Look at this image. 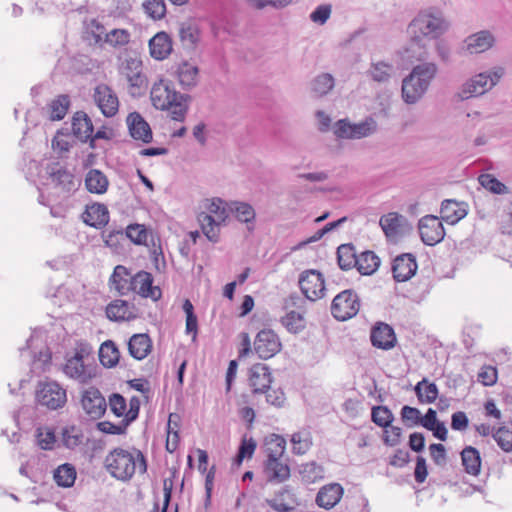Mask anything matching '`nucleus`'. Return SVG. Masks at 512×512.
<instances>
[{
    "label": "nucleus",
    "instance_id": "64",
    "mask_svg": "<svg viewBox=\"0 0 512 512\" xmlns=\"http://www.w3.org/2000/svg\"><path fill=\"white\" fill-rule=\"evenodd\" d=\"M332 7L329 4H322L310 14V20L316 24L324 25L330 18Z\"/></svg>",
    "mask_w": 512,
    "mask_h": 512
},
{
    "label": "nucleus",
    "instance_id": "6",
    "mask_svg": "<svg viewBox=\"0 0 512 512\" xmlns=\"http://www.w3.org/2000/svg\"><path fill=\"white\" fill-rule=\"evenodd\" d=\"M91 354V347L87 344H80L75 351V354L67 358L63 367L65 375L79 383H88L95 377V367L85 362Z\"/></svg>",
    "mask_w": 512,
    "mask_h": 512
},
{
    "label": "nucleus",
    "instance_id": "44",
    "mask_svg": "<svg viewBox=\"0 0 512 512\" xmlns=\"http://www.w3.org/2000/svg\"><path fill=\"white\" fill-rule=\"evenodd\" d=\"M202 232L211 242H218L220 226L223 224L222 222H218L215 220V217L212 215H204L201 213L198 217Z\"/></svg>",
    "mask_w": 512,
    "mask_h": 512
},
{
    "label": "nucleus",
    "instance_id": "31",
    "mask_svg": "<svg viewBox=\"0 0 512 512\" xmlns=\"http://www.w3.org/2000/svg\"><path fill=\"white\" fill-rule=\"evenodd\" d=\"M73 134L82 142L88 141L93 133V124L91 119L83 111H78L72 119Z\"/></svg>",
    "mask_w": 512,
    "mask_h": 512
},
{
    "label": "nucleus",
    "instance_id": "48",
    "mask_svg": "<svg viewBox=\"0 0 512 512\" xmlns=\"http://www.w3.org/2000/svg\"><path fill=\"white\" fill-rule=\"evenodd\" d=\"M371 419L377 426L388 428L394 420V415L387 406H374L371 411Z\"/></svg>",
    "mask_w": 512,
    "mask_h": 512
},
{
    "label": "nucleus",
    "instance_id": "51",
    "mask_svg": "<svg viewBox=\"0 0 512 512\" xmlns=\"http://www.w3.org/2000/svg\"><path fill=\"white\" fill-rule=\"evenodd\" d=\"M267 445V459H282L286 441L283 437L274 435Z\"/></svg>",
    "mask_w": 512,
    "mask_h": 512
},
{
    "label": "nucleus",
    "instance_id": "58",
    "mask_svg": "<svg viewBox=\"0 0 512 512\" xmlns=\"http://www.w3.org/2000/svg\"><path fill=\"white\" fill-rule=\"evenodd\" d=\"M145 12L153 19H162L166 14V5L164 0H146L143 3Z\"/></svg>",
    "mask_w": 512,
    "mask_h": 512
},
{
    "label": "nucleus",
    "instance_id": "54",
    "mask_svg": "<svg viewBox=\"0 0 512 512\" xmlns=\"http://www.w3.org/2000/svg\"><path fill=\"white\" fill-rule=\"evenodd\" d=\"M281 323L289 332L292 333H297L304 328L303 316L296 311L287 313L282 317Z\"/></svg>",
    "mask_w": 512,
    "mask_h": 512
},
{
    "label": "nucleus",
    "instance_id": "59",
    "mask_svg": "<svg viewBox=\"0 0 512 512\" xmlns=\"http://www.w3.org/2000/svg\"><path fill=\"white\" fill-rule=\"evenodd\" d=\"M109 407L116 417H124L127 413L126 399L119 393H113L109 397Z\"/></svg>",
    "mask_w": 512,
    "mask_h": 512
},
{
    "label": "nucleus",
    "instance_id": "24",
    "mask_svg": "<svg viewBox=\"0 0 512 512\" xmlns=\"http://www.w3.org/2000/svg\"><path fill=\"white\" fill-rule=\"evenodd\" d=\"M106 315L112 321H130L138 317V311L134 305H130L125 300L117 299L107 306Z\"/></svg>",
    "mask_w": 512,
    "mask_h": 512
},
{
    "label": "nucleus",
    "instance_id": "9",
    "mask_svg": "<svg viewBox=\"0 0 512 512\" xmlns=\"http://www.w3.org/2000/svg\"><path fill=\"white\" fill-rule=\"evenodd\" d=\"M360 309V300L353 290L337 294L331 304V313L337 320L345 321L354 317Z\"/></svg>",
    "mask_w": 512,
    "mask_h": 512
},
{
    "label": "nucleus",
    "instance_id": "27",
    "mask_svg": "<svg viewBox=\"0 0 512 512\" xmlns=\"http://www.w3.org/2000/svg\"><path fill=\"white\" fill-rule=\"evenodd\" d=\"M83 221L96 229L105 227L109 222V211L106 205L101 203H94L87 206L84 214Z\"/></svg>",
    "mask_w": 512,
    "mask_h": 512
},
{
    "label": "nucleus",
    "instance_id": "55",
    "mask_svg": "<svg viewBox=\"0 0 512 512\" xmlns=\"http://www.w3.org/2000/svg\"><path fill=\"white\" fill-rule=\"evenodd\" d=\"M208 213L204 215H212L218 222L224 223L228 217V210L225 206V202L219 198L213 199L207 206Z\"/></svg>",
    "mask_w": 512,
    "mask_h": 512
},
{
    "label": "nucleus",
    "instance_id": "42",
    "mask_svg": "<svg viewBox=\"0 0 512 512\" xmlns=\"http://www.w3.org/2000/svg\"><path fill=\"white\" fill-rule=\"evenodd\" d=\"M357 253L352 244H342L337 249L338 265L343 270H349L357 265Z\"/></svg>",
    "mask_w": 512,
    "mask_h": 512
},
{
    "label": "nucleus",
    "instance_id": "45",
    "mask_svg": "<svg viewBox=\"0 0 512 512\" xmlns=\"http://www.w3.org/2000/svg\"><path fill=\"white\" fill-rule=\"evenodd\" d=\"M62 443L68 449H74L83 441V433L80 428L75 425L66 426L62 429Z\"/></svg>",
    "mask_w": 512,
    "mask_h": 512
},
{
    "label": "nucleus",
    "instance_id": "46",
    "mask_svg": "<svg viewBox=\"0 0 512 512\" xmlns=\"http://www.w3.org/2000/svg\"><path fill=\"white\" fill-rule=\"evenodd\" d=\"M299 472L302 479L307 483H314L317 480L322 479L324 476L323 467L318 465L316 462L302 464Z\"/></svg>",
    "mask_w": 512,
    "mask_h": 512
},
{
    "label": "nucleus",
    "instance_id": "40",
    "mask_svg": "<svg viewBox=\"0 0 512 512\" xmlns=\"http://www.w3.org/2000/svg\"><path fill=\"white\" fill-rule=\"evenodd\" d=\"M199 28L190 21L182 22L179 26V37L183 47L192 49L199 41Z\"/></svg>",
    "mask_w": 512,
    "mask_h": 512
},
{
    "label": "nucleus",
    "instance_id": "60",
    "mask_svg": "<svg viewBox=\"0 0 512 512\" xmlns=\"http://www.w3.org/2000/svg\"><path fill=\"white\" fill-rule=\"evenodd\" d=\"M130 41V33L125 29H113L106 35V42L113 47L124 46Z\"/></svg>",
    "mask_w": 512,
    "mask_h": 512
},
{
    "label": "nucleus",
    "instance_id": "53",
    "mask_svg": "<svg viewBox=\"0 0 512 512\" xmlns=\"http://www.w3.org/2000/svg\"><path fill=\"white\" fill-rule=\"evenodd\" d=\"M478 180L481 186L494 194L500 195L507 192V187L491 174H482Z\"/></svg>",
    "mask_w": 512,
    "mask_h": 512
},
{
    "label": "nucleus",
    "instance_id": "2",
    "mask_svg": "<svg viewBox=\"0 0 512 512\" xmlns=\"http://www.w3.org/2000/svg\"><path fill=\"white\" fill-rule=\"evenodd\" d=\"M438 67L434 62H424L412 68L402 80L401 95L406 104H416L428 91Z\"/></svg>",
    "mask_w": 512,
    "mask_h": 512
},
{
    "label": "nucleus",
    "instance_id": "30",
    "mask_svg": "<svg viewBox=\"0 0 512 512\" xmlns=\"http://www.w3.org/2000/svg\"><path fill=\"white\" fill-rule=\"evenodd\" d=\"M440 212L442 219L450 224H455L467 215V205L452 199L442 202Z\"/></svg>",
    "mask_w": 512,
    "mask_h": 512
},
{
    "label": "nucleus",
    "instance_id": "39",
    "mask_svg": "<svg viewBox=\"0 0 512 512\" xmlns=\"http://www.w3.org/2000/svg\"><path fill=\"white\" fill-rule=\"evenodd\" d=\"M120 359V352L112 340L103 342L99 348V360L104 367L116 366Z\"/></svg>",
    "mask_w": 512,
    "mask_h": 512
},
{
    "label": "nucleus",
    "instance_id": "23",
    "mask_svg": "<svg viewBox=\"0 0 512 512\" xmlns=\"http://www.w3.org/2000/svg\"><path fill=\"white\" fill-rule=\"evenodd\" d=\"M266 503L276 512H290L298 505L293 490L288 487H282L271 499H266Z\"/></svg>",
    "mask_w": 512,
    "mask_h": 512
},
{
    "label": "nucleus",
    "instance_id": "20",
    "mask_svg": "<svg viewBox=\"0 0 512 512\" xmlns=\"http://www.w3.org/2000/svg\"><path fill=\"white\" fill-rule=\"evenodd\" d=\"M126 124L129 134L134 140L141 141L145 144L152 141L153 134L150 125L140 113H130L126 118Z\"/></svg>",
    "mask_w": 512,
    "mask_h": 512
},
{
    "label": "nucleus",
    "instance_id": "16",
    "mask_svg": "<svg viewBox=\"0 0 512 512\" xmlns=\"http://www.w3.org/2000/svg\"><path fill=\"white\" fill-rule=\"evenodd\" d=\"M152 284V275L148 272L141 271L130 279L129 286H127L125 290L130 289L142 297H149L157 301L161 297L162 292L159 287L153 286Z\"/></svg>",
    "mask_w": 512,
    "mask_h": 512
},
{
    "label": "nucleus",
    "instance_id": "36",
    "mask_svg": "<svg viewBox=\"0 0 512 512\" xmlns=\"http://www.w3.org/2000/svg\"><path fill=\"white\" fill-rule=\"evenodd\" d=\"M109 182L105 174L98 169H91L85 177V186L90 193L103 194Z\"/></svg>",
    "mask_w": 512,
    "mask_h": 512
},
{
    "label": "nucleus",
    "instance_id": "17",
    "mask_svg": "<svg viewBox=\"0 0 512 512\" xmlns=\"http://www.w3.org/2000/svg\"><path fill=\"white\" fill-rule=\"evenodd\" d=\"M272 376L269 367L263 363L254 364L249 370V385L253 394H264L270 388Z\"/></svg>",
    "mask_w": 512,
    "mask_h": 512
},
{
    "label": "nucleus",
    "instance_id": "1",
    "mask_svg": "<svg viewBox=\"0 0 512 512\" xmlns=\"http://www.w3.org/2000/svg\"><path fill=\"white\" fill-rule=\"evenodd\" d=\"M450 27L444 13L435 7L420 10L409 24V32L413 42L420 43L423 39H437L445 34Z\"/></svg>",
    "mask_w": 512,
    "mask_h": 512
},
{
    "label": "nucleus",
    "instance_id": "11",
    "mask_svg": "<svg viewBox=\"0 0 512 512\" xmlns=\"http://www.w3.org/2000/svg\"><path fill=\"white\" fill-rule=\"evenodd\" d=\"M418 230L421 240L428 246H434L441 242L445 236V230L440 219L434 215H426L419 220Z\"/></svg>",
    "mask_w": 512,
    "mask_h": 512
},
{
    "label": "nucleus",
    "instance_id": "34",
    "mask_svg": "<svg viewBox=\"0 0 512 512\" xmlns=\"http://www.w3.org/2000/svg\"><path fill=\"white\" fill-rule=\"evenodd\" d=\"M395 73L394 66L384 61L371 62L367 75L377 83H387Z\"/></svg>",
    "mask_w": 512,
    "mask_h": 512
},
{
    "label": "nucleus",
    "instance_id": "63",
    "mask_svg": "<svg viewBox=\"0 0 512 512\" xmlns=\"http://www.w3.org/2000/svg\"><path fill=\"white\" fill-rule=\"evenodd\" d=\"M37 443L41 449L50 450L53 448L55 443V435L54 432L50 429H37Z\"/></svg>",
    "mask_w": 512,
    "mask_h": 512
},
{
    "label": "nucleus",
    "instance_id": "50",
    "mask_svg": "<svg viewBox=\"0 0 512 512\" xmlns=\"http://www.w3.org/2000/svg\"><path fill=\"white\" fill-rule=\"evenodd\" d=\"M291 442L293 444V451L296 454H305L311 447V436L308 432H297L292 435Z\"/></svg>",
    "mask_w": 512,
    "mask_h": 512
},
{
    "label": "nucleus",
    "instance_id": "4",
    "mask_svg": "<svg viewBox=\"0 0 512 512\" xmlns=\"http://www.w3.org/2000/svg\"><path fill=\"white\" fill-rule=\"evenodd\" d=\"M150 98L156 109L169 110L173 120L184 121L188 111L189 95L176 92L170 88L168 82L161 79L152 86Z\"/></svg>",
    "mask_w": 512,
    "mask_h": 512
},
{
    "label": "nucleus",
    "instance_id": "8",
    "mask_svg": "<svg viewBox=\"0 0 512 512\" xmlns=\"http://www.w3.org/2000/svg\"><path fill=\"white\" fill-rule=\"evenodd\" d=\"M119 73L128 82L132 96H139L146 90L147 78L143 74V65L139 58L127 55L119 65Z\"/></svg>",
    "mask_w": 512,
    "mask_h": 512
},
{
    "label": "nucleus",
    "instance_id": "61",
    "mask_svg": "<svg viewBox=\"0 0 512 512\" xmlns=\"http://www.w3.org/2000/svg\"><path fill=\"white\" fill-rule=\"evenodd\" d=\"M102 238L106 246L118 249L120 242L125 239V233L122 229H112L103 232Z\"/></svg>",
    "mask_w": 512,
    "mask_h": 512
},
{
    "label": "nucleus",
    "instance_id": "19",
    "mask_svg": "<svg viewBox=\"0 0 512 512\" xmlns=\"http://www.w3.org/2000/svg\"><path fill=\"white\" fill-rule=\"evenodd\" d=\"M418 265L416 258L411 253L398 255L392 264L393 277L397 282H404L415 275Z\"/></svg>",
    "mask_w": 512,
    "mask_h": 512
},
{
    "label": "nucleus",
    "instance_id": "14",
    "mask_svg": "<svg viewBox=\"0 0 512 512\" xmlns=\"http://www.w3.org/2000/svg\"><path fill=\"white\" fill-rule=\"evenodd\" d=\"M93 98L105 117H113L119 110V99L115 91L107 84H99L95 87Z\"/></svg>",
    "mask_w": 512,
    "mask_h": 512
},
{
    "label": "nucleus",
    "instance_id": "13",
    "mask_svg": "<svg viewBox=\"0 0 512 512\" xmlns=\"http://www.w3.org/2000/svg\"><path fill=\"white\" fill-rule=\"evenodd\" d=\"M282 348L278 335L271 329L258 332L254 340V351L261 359H270Z\"/></svg>",
    "mask_w": 512,
    "mask_h": 512
},
{
    "label": "nucleus",
    "instance_id": "5",
    "mask_svg": "<svg viewBox=\"0 0 512 512\" xmlns=\"http://www.w3.org/2000/svg\"><path fill=\"white\" fill-rule=\"evenodd\" d=\"M503 75L504 68L500 66L475 74L461 84L454 97L458 101L480 97L495 87Z\"/></svg>",
    "mask_w": 512,
    "mask_h": 512
},
{
    "label": "nucleus",
    "instance_id": "32",
    "mask_svg": "<svg viewBox=\"0 0 512 512\" xmlns=\"http://www.w3.org/2000/svg\"><path fill=\"white\" fill-rule=\"evenodd\" d=\"M152 343L147 334H134L128 342L130 355L137 359H144L151 351Z\"/></svg>",
    "mask_w": 512,
    "mask_h": 512
},
{
    "label": "nucleus",
    "instance_id": "15",
    "mask_svg": "<svg viewBox=\"0 0 512 512\" xmlns=\"http://www.w3.org/2000/svg\"><path fill=\"white\" fill-rule=\"evenodd\" d=\"M81 405L85 413L92 419L101 418L107 410V402L95 387H89L82 393Z\"/></svg>",
    "mask_w": 512,
    "mask_h": 512
},
{
    "label": "nucleus",
    "instance_id": "10",
    "mask_svg": "<svg viewBox=\"0 0 512 512\" xmlns=\"http://www.w3.org/2000/svg\"><path fill=\"white\" fill-rule=\"evenodd\" d=\"M376 128V121L372 118H367L359 123H350L342 119L336 123L334 133L338 138L361 139L372 135Z\"/></svg>",
    "mask_w": 512,
    "mask_h": 512
},
{
    "label": "nucleus",
    "instance_id": "25",
    "mask_svg": "<svg viewBox=\"0 0 512 512\" xmlns=\"http://www.w3.org/2000/svg\"><path fill=\"white\" fill-rule=\"evenodd\" d=\"M406 219L398 213H388L380 218L379 224L390 239H397L405 233Z\"/></svg>",
    "mask_w": 512,
    "mask_h": 512
},
{
    "label": "nucleus",
    "instance_id": "29",
    "mask_svg": "<svg viewBox=\"0 0 512 512\" xmlns=\"http://www.w3.org/2000/svg\"><path fill=\"white\" fill-rule=\"evenodd\" d=\"M150 55L156 60L167 58L172 52V41L166 32H158L149 41Z\"/></svg>",
    "mask_w": 512,
    "mask_h": 512
},
{
    "label": "nucleus",
    "instance_id": "33",
    "mask_svg": "<svg viewBox=\"0 0 512 512\" xmlns=\"http://www.w3.org/2000/svg\"><path fill=\"white\" fill-rule=\"evenodd\" d=\"M198 73V67L189 62L179 64L176 70L178 81L184 89H191L196 86Z\"/></svg>",
    "mask_w": 512,
    "mask_h": 512
},
{
    "label": "nucleus",
    "instance_id": "21",
    "mask_svg": "<svg viewBox=\"0 0 512 512\" xmlns=\"http://www.w3.org/2000/svg\"><path fill=\"white\" fill-rule=\"evenodd\" d=\"M49 175L51 183L59 190V195L67 196L76 190L74 175L66 168L57 164L49 169Z\"/></svg>",
    "mask_w": 512,
    "mask_h": 512
},
{
    "label": "nucleus",
    "instance_id": "22",
    "mask_svg": "<svg viewBox=\"0 0 512 512\" xmlns=\"http://www.w3.org/2000/svg\"><path fill=\"white\" fill-rule=\"evenodd\" d=\"M343 493L344 489L339 483H329L319 489L315 502L320 508L330 510L339 503Z\"/></svg>",
    "mask_w": 512,
    "mask_h": 512
},
{
    "label": "nucleus",
    "instance_id": "37",
    "mask_svg": "<svg viewBox=\"0 0 512 512\" xmlns=\"http://www.w3.org/2000/svg\"><path fill=\"white\" fill-rule=\"evenodd\" d=\"M414 391L421 404L433 403L439 394L437 385L433 382H429L426 378H423L415 385Z\"/></svg>",
    "mask_w": 512,
    "mask_h": 512
},
{
    "label": "nucleus",
    "instance_id": "52",
    "mask_svg": "<svg viewBox=\"0 0 512 512\" xmlns=\"http://www.w3.org/2000/svg\"><path fill=\"white\" fill-rule=\"evenodd\" d=\"M493 438L505 452L512 451V424L511 427L503 426L493 433Z\"/></svg>",
    "mask_w": 512,
    "mask_h": 512
},
{
    "label": "nucleus",
    "instance_id": "35",
    "mask_svg": "<svg viewBox=\"0 0 512 512\" xmlns=\"http://www.w3.org/2000/svg\"><path fill=\"white\" fill-rule=\"evenodd\" d=\"M461 461L466 473L473 476H477L480 473L481 457L476 448L466 446L461 452Z\"/></svg>",
    "mask_w": 512,
    "mask_h": 512
},
{
    "label": "nucleus",
    "instance_id": "26",
    "mask_svg": "<svg viewBox=\"0 0 512 512\" xmlns=\"http://www.w3.org/2000/svg\"><path fill=\"white\" fill-rule=\"evenodd\" d=\"M372 345L383 349L389 350L396 344V336L393 328L386 323H379L371 331Z\"/></svg>",
    "mask_w": 512,
    "mask_h": 512
},
{
    "label": "nucleus",
    "instance_id": "57",
    "mask_svg": "<svg viewBox=\"0 0 512 512\" xmlns=\"http://www.w3.org/2000/svg\"><path fill=\"white\" fill-rule=\"evenodd\" d=\"M125 237L129 238L135 244L142 245L147 241L148 232L143 225L132 224L126 228Z\"/></svg>",
    "mask_w": 512,
    "mask_h": 512
},
{
    "label": "nucleus",
    "instance_id": "47",
    "mask_svg": "<svg viewBox=\"0 0 512 512\" xmlns=\"http://www.w3.org/2000/svg\"><path fill=\"white\" fill-rule=\"evenodd\" d=\"M70 101L67 95H60L51 101L49 105L50 119L61 120L65 117Z\"/></svg>",
    "mask_w": 512,
    "mask_h": 512
},
{
    "label": "nucleus",
    "instance_id": "49",
    "mask_svg": "<svg viewBox=\"0 0 512 512\" xmlns=\"http://www.w3.org/2000/svg\"><path fill=\"white\" fill-rule=\"evenodd\" d=\"M334 87V78L331 74L323 73L317 76L311 84L312 92L316 96L326 95Z\"/></svg>",
    "mask_w": 512,
    "mask_h": 512
},
{
    "label": "nucleus",
    "instance_id": "3",
    "mask_svg": "<svg viewBox=\"0 0 512 512\" xmlns=\"http://www.w3.org/2000/svg\"><path fill=\"white\" fill-rule=\"evenodd\" d=\"M104 463L111 476L121 481L131 479L136 471L144 474L147 470L144 455L136 449L130 452L116 448L106 456Z\"/></svg>",
    "mask_w": 512,
    "mask_h": 512
},
{
    "label": "nucleus",
    "instance_id": "18",
    "mask_svg": "<svg viewBox=\"0 0 512 512\" xmlns=\"http://www.w3.org/2000/svg\"><path fill=\"white\" fill-rule=\"evenodd\" d=\"M495 44V37L489 30H481L467 36L463 49L469 54H480L491 49Z\"/></svg>",
    "mask_w": 512,
    "mask_h": 512
},
{
    "label": "nucleus",
    "instance_id": "12",
    "mask_svg": "<svg viewBox=\"0 0 512 512\" xmlns=\"http://www.w3.org/2000/svg\"><path fill=\"white\" fill-rule=\"evenodd\" d=\"M298 282L301 292L311 301H316L325 294L324 278L322 274L316 270L302 272Z\"/></svg>",
    "mask_w": 512,
    "mask_h": 512
},
{
    "label": "nucleus",
    "instance_id": "41",
    "mask_svg": "<svg viewBox=\"0 0 512 512\" xmlns=\"http://www.w3.org/2000/svg\"><path fill=\"white\" fill-rule=\"evenodd\" d=\"M229 211L235 215L237 220L246 223L248 225V230H253V225L250 226L249 224H253L256 213L249 203L237 201L232 202L229 206Z\"/></svg>",
    "mask_w": 512,
    "mask_h": 512
},
{
    "label": "nucleus",
    "instance_id": "28",
    "mask_svg": "<svg viewBox=\"0 0 512 512\" xmlns=\"http://www.w3.org/2000/svg\"><path fill=\"white\" fill-rule=\"evenodd\" d=\"M264 474L268 482L282 483L290 477V468L282 459H267Z\"/></svg>",
    "mask_w": 512,
    "mask_h": 512
},
{
    "label": "nucleus",
    "instance_id": "56",
    "mask_svg": "<svg viewBox=\"0 0 512 512\" xmlns=\"http://www.w3.org/2000/svg\"><path fill=\"white\" fill-rule=\"evenodd\" d=\"M401 420L406 427L418 426L421 422V412L415 407L404 405L400 412Z\"/></svg>",
    "mask_w": 512,
    "mask_h": 512
},
{
    "label": "nucleus",
    "instance_id": "38",
    "mask_svg": "<svg viewBox=\"0 0 512 512\" xmlns=\"http://www.w3.org/2000/svg\"><path fill=\"white\" fill-rule=\"evenodd\" d=\"M380 266V259L373 251H363L357 257L355 268L362 275H372Z\"/></svg>",
    "mask_w": 512,
    "mask_h": 512
},
{
    "label": "nucleus",
    "instance_id": "62",
    "mask_svg": "<svg viewBox=\"0 0 512 512\" xmlns=\"http://www.w3.org/2000/svg\"><path fill=\"white\" fill-rule=\"evenodd\" d=\"M127 275L128 273L126 268L124 266L118 265L115 267L114 272L111 276V281L115 285L116 290L121 294L125 293L124 290L126 289L128 284V280L123 278V276Z\"/></svg>",
    "mask_w": 512,
    "mask_h": 512
},
{
    "label": "nucleus",
    "instance_id": "7",
    "mask_svg": "<svg viewBox=\"0 0 512 512\" xmlns=\"http://www.w3.org/2000/svg\"><path fill=\"white\" fill-rule=\"evenodd\" d=\"M37 404L48 410H58L67 403V391L57 381H40L35 392Z\"/></svg>",
    "mask_w": 512,
    "mask_h": 512
},
{
    "label": "nucleus",
    "instance_id": "43",
    "mask_svg": "<svg viewBox=\"0 0 512 512\" xmlns=\"http://www.w3.org/2000/svg\"><path fill=\"white\" fill-rule=\"evenodd\" d=\"M76 469L72 464L65 463L54 470L53 478L58 486L71 487L76 480Z\"/></svg>",
    "mask_w": 512,
    "mask_h": 512
}]
</instances>
